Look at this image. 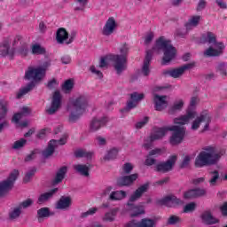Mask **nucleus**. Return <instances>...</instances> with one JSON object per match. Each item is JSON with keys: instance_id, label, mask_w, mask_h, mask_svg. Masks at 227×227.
Segmentation results:
<instances>
[{"instance_id": "cd10ccee", "label": "nucleus", "mask_w": 227, "mask_h": 227, "mask_svg": "<svg viewBox=\"0 0 227 227\" xmlns=\"http://www.w3.org/2000/svg\"><path fill=\"white\" fill-rule=\"evenodd\" d=\"M66 40H68V32L65 27H59L57 30L56 41L58 43H65Z\"/></svg>"}, {"instance_id": "5701e85b", "label": "nucleus", "mask_w": 227, "mask_h": 227, "mask_svg": "<svg viewBox=\"0 0 227 227\" xmlns=\"http://www.w3.org/2000/svg\"><path fill=\"white\" fill-rule=\"evenodd\" d=\"M10 40L5 39L4 42L0 44V52L1 56L3 58H6V56H10L11 58H13L14 50L10 48Z\"/></svg>"}, {"instance_id": "864d4df0", "label": "nucleus", "mask_w": 227, "mask_h": 227, "mask_svg": "<svg viewBox=\"0 0 227 227\" xmlns=\"http://www.w3.org/2000/svg\"><path fill=\"white\" fill-rule=\"evenodd\" d=\"M189 164H191V156L190 155H186V156L184 157L183 161L180 164L181 169L188 168Z\"/></svg>"}, {"instance_id": "39448f33", "label": "nucleus", "mask_w": 227, "mask_h": 227, "mask_svg": "<svg viewBox=\"0 0 227 227\" xmlns=\"http://www.w3.org/2000/svg\"><path fill=\"white\" fill-rule=\"evenodd\" d=\"M120 54H110L109 58L114 62V68L120 75L124 70H127V56L129 54V45L123 43L120 48Z\"/></svg>"}, {"instance_id": "7c9ffc66", "label": "nucleus", "mask_w": 227, "mask_h": 227, "mask_svg": "<svg viewBox=\"0 0 227 227\" xmlns=\"http://www.w3.org/2000/svg\"><path fill=\"white\" fill-rule=\"evenodd\" d=\"M56 192H58V188L51 189L48 192L41 194L38 198L37 203H39V205H42V203L49 201V200H51V198H52V196H54Z\"/></svg>"}, {"instance_id": "4c0bfd02", "label": "nucleus", "mask_w": 227, "mask_h": 227, "mask_svg": "<svg viewBox=\"0 0 227 227\" xmlns=\"http://www.w3.org/2000/svg\"><path fill=\"white\" fill-rule=\"evenodd\" d=\"M119 210L120 209L118 207H114L112 210H110V212H107L106 214H105L104 221H109L110 223H113Z\"/></svg>"}, {"instance_id": "9b49d317", "label": "nucleus", "mask_w": 227, "mask_h": 227, "mask_svg": "<svg viewBox=\"0 0 227 227\" xmlns=\"http://www.w3.org/2000/svg\"><path fill=\"white\" fill-rule=\"evenodd\" d=\"M175 164H176V155H172L166 161L158 163L155 167V171L158 173H169V171H173Z\"/></svg>"}, {"instance_id": "de8ad7c7", "label": "nucleus", "mask_w": 227, "mask_h": 227, "mask_svg": "<svg viewBox=\"0 0 227 227\" xmlns=\"http://www.w3.org/2000/svg\"><path fill=\"white\" fill-rule=\"evenodd\" d=\"M181 221H182V219L180 218V216L172 215L168 217V219L167 221V224L173 226L175 224H178V223H181Z\"/></svg>"}, {"instance_id": "4d7b16f0", "label": "nucleus", "mask_w": 227, "mask_h": 227, "mask_svg": "<svg viewBox=\"0 0 227 227\" xmlns=\"http://www.w3.org/2000/svg\"><path fill=\"white\" fill-rule=\"evenodd\" d=\"M31 205H33V200L31 199H27L20 203L18 207L20 208V210H22V208H28V207H31Z\"/></svg>"}, {"instance_id": "9d476101", "label": "nucleus", "mask_w": 227, "mask_h": 227, "mask_svg": "<svg viewBox=\"0 0 227 227\" xmlns=\"http://www.w3.org/2000/svg\"><path fill=\"white\" fill-rule=\"evenodd\" d=\"M212 118L207 110L200 113V116L193 121L192 125V130H198L201 123H205L203 130H208Z\"/></svg>"}, {"instance_id": "0eeeda50", "label": "nucleus", "mask_w": 227, "mask_h": 227, "mask_svg": "<svg viewBox=\"0 0 227 227\" xmlns=\"http://www.w3.org/2000/svg\"><path fill=\"white\" fill-rule=\"evenodd\" d=\"M19 176V170L14 169L9 176V177L0 183V198H3L8 191L12 190Z\"/></svg>"}, {"instance_id": "a19ab883", "label": "nucleus", "mask_w": 227, "mask_h": 227, "mask_svg": "<svg viewBox=\"0 0 227 227\" xmlns=\"http://www.w3.org/2000/svg\"><path fill=\"white\" fill-rule=\"evenodd\" d=\"M35 174H36V168L33 167L30 170H28L26 173L23 178L24 184H28V182H31V179L35 176Z\"/></svg>"}, {"instance_id": "0e129e2a", "label": "nucleus", "mask_w": 227, "mask_h": 227, "mask_svg": "<svg viewBox=\"0 0 227 227\" xmlns=\"http://www.w3.org/2000/svg\"><path fill=\"white\" fill-rule=\"evenodd\" d=\"M137 211L131 214V217H137V215H141V214H145V209L143 207H136Z\"/></svg>"}, {"instance_id": "ddd939ff", "label": "nucleus", "mask_w": 227, "mask_h": 227, "mask_svg": "<svg viewBox=\"0 0 227 227\" xmlns=\"http://www.w3.org/2000/svg\"><path fill=\"white\" fill-rule=\"evenodd\" d=\"M145 98L144 93L133 92L130 94V100L127 102V106L121 110V113H127L130 109L137 107V102H141Z\"/></svg>"}, {"instance_id": "e433bc0d", "label": "nucleus", "mask_w": 227, "mask_h": 227, "mask_svg": "<svg viewBox=\"0 0 227 227\" xmlns=\"http://www.w3.org/2000/svg\"><path fill=\"white\" fill-rule=\"evenodd\" d=\"M93 153L86 152L84 149H78L74 152V157L76 159H81L86 157V159H91Z\"/></svg>"}, {"instance_id": "8fccbe9b", "label": "nucleus", "mask_w": 227, "mask_h": 227, "mask_svg": "<svg viewBox=\"0 0 227 227\" xmlns=\"http://www.w3.org/2000/svg\"><path fill=\"white\" fill-rule=\"evenodd\" d=\"M196 210V202H190L186 204L184 207V213L189 214L191 212H194Z\"/></svg>"}, {"instance_id": "4468645a", "label": "nucleus", "mask_w": 227, "mask_h": 227, "mask_svg": "<svg viewBox=\"0 0 227 227\" xmlns=\"http://www.w3.org/2000/svg\"><path fill=\"white\" fill-rule=\"evenodd\" d=\"M192 67H194V64L190 63L172 70H164L163 75H169L174 79H177V77H181V75H184L185 70H190V68H192Z\"/></svg>"}, {"instance_id": "2eb2a0df", "label": "nucleus", "mask_w": 227, "mask_h": 227, "mask_svg": "<svg viewBox=\"0 0 227 227\" xmlns=\"http://www.w3.org/2000/svg\"><path fill=\"white\" fill-rule=\"evenodd\" d=\"M158 205H164L165 207H173L178 205H184V200L176 198L175 195H168L157 201Z\"/></svg>"}, {"instance_id": "b1692460", "label": "nucleus", "mask_w": 227, "mask_h": 227, "mask_svg": "<svg viewBox=\"0 0 227 227\" xmlns=\"http://www.w3.org/2000/svg\"><path fill=\"white\" fill-rule=\"evenodd\" d=\"M72 206V198L69 196H62L58 200L55 208L57 210H67V208H70Z\"/></svg>"}, {"instance_id": "ea45409f", "label": "nucleus", "mask_w": 227, "mask_h": 227, "mask_svg": "<svg viewBox=\"0 0 227 227\" xmlns=\"http://www.w3.org/2000/svg\"><path fill=\"white\" fill-rule=\"evenodd\" d=\"M223 54V51L213 49L212 47H209L205 52L204 55L207 56V58H213V57H217L221 56Z\"/></svg>"}, {"instance_id": "c03bdc74", "label": "nucleus", "mask_w": 227, "mask_h": 227, "mask_svg": "<svg viewBox=\"0 0 227 227\" xmlns=\"http://www.w3.org/2000/svg\"><path fill=\"white\" fill-rule=\"evenodd\" d=\"M182 107H184V101L179 100L174 103L173 106L168 110V113L169 114H175L176 111H182Z\"/></svg>"}, {"instance_id": "6e6d98bb", "label": "nucleus", "mask_w": 227, "mask_h": 227, "mask_svg": "<svg viewBox=\"0 0 227 227\" xmlns=\"http://www.w3.org/2000/svg\"><path fill=\"white\" fill-rule=\"evenodd\" d=\"M217 72H220L221 75L223 77H226L227 73H226V65L224 63H220L217 67H216Z\"/></svg>"}, {"instance_id": "79ce46f5", "label": "nucleus", "mask_w": 227, "mask_h": 227, "mask_svg": "<svg viewBox=\"0 0 227 227\" xmlns=\"http://www.w3.org/2000/svg\"><path fill=\"white\" fill-rule=\"evenodd\" d=\"M18 54L21 56V58H26L29 55V46L27 43H23L19 49H18Z\"/></svg>"}, {"instance_id": "a878e982", "label": "nucleus", "mask_w": 227, "mask_h": 227, "mask_svg": "<svg viewBox=\"0 0 227 227\" xmlns=\"http://www.w3.org/2000/svg\"><path fill=\"white\" fill-rule=\"evenodd\" d=\"M68 171V168L67 166L61 167L55 176V178L53 179L54 185H58V184H61L63 180L65 179V175H67V172Z\"/></svg>"}, {"instance_id": "6e6552de", "label": "nucleus", "mask_w": 227, "mask_h": 227, "mask_svg": "<svg viewBox=\"0 0 227 227\" xmlns=\"http://www.w3.org/2000/svg\"><path fill=\"white\" fill-rule=\"evenodd\" d=\"M196 102H198V98L192 97L186 114L174 120V123L176 125H185V123H189V120H193V118H196V113L191 110V107H194V106H196Z\"/></svg>"}, {"instance_id": "20e7f679", "label": "nucleus", "mask_w": 227, "mask_h": 227, "mask_svg": "<svg viewBox=\"0 0 227 227\" xmlns=\"http://www.w3.org/2000/svg\"><path fill=\"white\" fill-rule=\"evenodd\" d=\"M51 67V60L44 61L42 66L35 67L33 66H29L27 69L25 71L24 79L26 81H32V82H40L45 77L47 74V70Z\"/></svg>"}, {"instance_id": "aec40b11", "label": "nucleus", "mask_w": 227, "mask_h": 227, "mask_svg": "<svg viewBox=\"0 0 227 227\" xmlns=\"http://www.w3.org/2000/svg\"><path fill=\"white\" fill-rule=\"evenodd\" d=\"M153 56V51H152V50L146 51V55L142 67V74L145 77H148V75H150V65L152 63Z\"/></svg>"}, {"instance_id": "dca6fc26", "label": "nucleus", "mask_w": 227, "mask_h": 227, "mask_svg": "<svg viewBox=\"0 0 227 227\" xmlns=\"http://www.w3.org/2000/svg\"><path fill=\"white\" fill-rule=\"evenodd\" d=\"M61 107V93L59 90H56L53 93L51 106L46 109L48 114H55L58 109Z\"/></svg>"}, {"instance_id": "603ef678", "label": "nucleus", "mask_w": 227, "mask_h": 227, "mask_svg": "<svg viewBox=\"0 0 227 227\" xmlns=\"http://www.w3.org/2000/svg\"><path fill=\"white\" fill-rule=\"evenodd\" d=\"M48 90H56L59 86V82L55 78L50 80L47 83Z\"/></svg>"}, {"instance_id": "bb28decb", "label": "nucleus", "mask_w": 227, "mask_h": 227, "mask_svg": "<svg viewBox=\"0 0 227 227\" xmlns=\"http://www.w3.org/2000/svg\"><path fill=\"white\" fill-rule=\"evenodd\" d=\"M201 219L203 223H205V224L210 225V224H217V223H219V220L214 217V215H212V212L210 211H205L204 213H202Z\"/></svg>"}, {"instance_id": "473e14b6", "label": "nucleus", "mask_w": 227, "mask_h": 227, "mask_svg": "<svg viewBox=\"0 0 227 227\" xmlns=\"http://www.w3.org/2000/svg\"><path fill=\"white\" fill-rule=\"evenodd\" d=\"M124 198H127V192L125 191L112 192L109 195L110 201H121Z\"/></svg>"}, {"instance_id": "f03ea898", "label": "nucleus", "mask_w": 227, "mask_h": 227, "mask_svg": "<svg viewBox=\"0 0 227 227\" xmlns=\"http://www.w3.org/2000/svg\"><path fill=\"white\" fill-rule=\"evenodd\" d=\"M155 49L163 51L161 65H168V63L173 61L176 56V48L171 44V40H168L164 36H160L156 40L155 47H153V50L155 51Z\"/></svg>"}, {"instance_id": "2f4dec72", "label": "nucleus", "mask_w": 227, "mask_h": 227, "mask_svg": "<svg viewBox=\"0 0 227 227\" xmlns=\"http://www.w3.org/2000/svg\"><path fill=\"white\" fill-rule=\"evenodd\" d=\"M53 214L51 213V209L49 207H41L37 210V221L38 223H43V219L46 217H51Z\"/></svg>"}, {"instance_id": "37998d69", "label": "nucleus", "mask_w": 227, "mask_h": 227, "mask_svg": "<svg viewBox=\"0 0 227 227\" xmlns=\"http://www.w3.org/2000/svg\"><path fill=\"white\" fill-rule=\"evenodd\" d=\"M155 226V221L150 218H144L141 222H138V227H153Z\"/></svg>"}, {"instance_id": "72a5a7b5", "label": "nucleus", "mask_w": 227, "mask_h": 227, "mask_svg": "<svg viewBox=\"0 0 227 227\" xmlns=\"http://www.w3.org/2000/svg\"><path fill=\"white\" fill-rule=\"evenodd\" d=\"M74 169L82 176H90V167L88 165L77 164L74 166Z\"/></svg>"}, {"instance_id": "423d86ee", "label": "nucleus", "mask_w": 227, "mask_h": 227, "mask_svg": "<svg viewBox=\"0 0 227 227\" xmlns=\"http://www.w3.org/2000/svg\"><path fill=\"white\" fill-rule=\"evenodd\" d=\"M170 127H154L153 129V133L145 139L143 146L145 150H150L152 145H153V141H159V139H162L164 136L168 132Z\"/></svg>"}, {"instance_id": "c9c22d12", "label": "nucleus", "mask_w": 227, "mask_h": 227, "mask_svg": "<svg viewBox=\"0 0 227 227\" xmlns=\"http://www.w3.org/2000/svg\"><path fill=\"white\" fill-rule=\"evenodd\" d=\"M200 20H201V16H192L187 23H185L186 29H191V27H196L198 24H200Z\"/></svg>"}, {"instance_id": "e2e57ef3", "label": "nucleus", "mask_w": 227, "mask_h": 227, "mask_svg": "<svg viewBox=\"0 0 227 227\" xmlns=\"http://www.w3.org/2000/svg\"><path fill=\"white\" fill-rule=\"evenodd\" d=\"M148 120H150L149 117H145L143 121H138V122L136 124V128H137V129H143V127H145V125H146V123H148Z\"/></svg>"}, {"instance_id": "4be33fe9", "label": "nucleus", "mask_w": 227, "mask_h": 227, "mask_svg": "<svg viewBox=\"0 0 227 227\" xmlns=\"http://www.w3.org/2000/svg\"><path fill=\"white\" fill-rule=\"evenodd\" d=\"M114 29H116V20L114 18H109L103 27V35L105 36H110L114 33Z\"/></svg>"}, {"instance_id": "c756f323", "label": "nucleus", "mask_w": 227, "mask_h": 227, "mask_svg": "<svg viewBox=\"0 0 227 227\" xmlns=\"http://www.w3.org/2000/svg\"><path fill=\"white\" fill-rule=\"evenodd\" d=\"M35 86H36L35 82H30L25 87L20 89V90L17 92L16 98L18 99L22 98V97H24V95H27V93L31 91V90H33Z\"/></svg>"}, {"instance_id": "f8f14e48", "label": "nucleus", "mask_w": 227, "mask_h": 227, "mask_svg": "<svg viewBox=\"0 0 227 227\" xmlns=\"http://www.w3.org/2000/svg\"><path fill=\"white\" fill-rule=\"evenodd\" d=\"M150 189V183H145L140 185L129 197V200L127 203L128 207H132L134 206V201H137V200L141 199V197L145 194V192H148Z\"/></svg>"}, {"instance_id": "3c124183", "label": "nucleus", "mask_w": 227, "mask_h": 227, "mask_svg": "<svg viewBox=\"0 0 227 227\" xmlns=\"http://www.w3.org/2000/svg\"><path fill=\"white\" fill-rule=\"evenodd\" d=\"M37 153H38V150L36 149L31 151L30 153L25 157L24 159L25 162H31V160H35V159H36Z\"/></svg>"}, {"instance_id": "49530a36", "label": "nucleus", "mask_w": 227, "mask_h": 227, "mask_svg": "<svg viewBox=\"0 0 227 227\" xmlns=\"http://www.w3.org/2000/svg\"><path fill=\"white\" fill-rule=\"evenodd\" d=\"M27 143V140L26 138H20V140H17L12 145L13 150H20V148H24L26 146V144Z\"/></svg>"}, {"instance_id": "a211bd4d", "label": "nucleus", "mask_w": 227, "mask_h": 227, "mask_svg": "<svg viewBox=\"0 0 227 227\" xmlns=\"http://www.w3.org/2000/svg\"><path fill=\"white\" fill-rule=\"evenodd\" d=\"M108 120L107 117L102 118H93L90 124V132H97V130H100L102 127H106V123H107Z\"/></svg>"}, {"instance_id": "1a4fd4ad", "label": "nucleus", "mask_w": 227, "mask_h": 227, "mask_svg": "<svg viewBox=\"0 0 227 227\" xmlns=\"http://www.w3.org/2000/svg\"><path fill=\"white\" fill-rule=\"evenodd\" d=\"M172 133L170 137V145H180L185 137V128L184 126H170L169 129Z\"/></svg>"}, {"instance_id": "bf43d9fd", "label": "nucleus", "mask_w": 227, "mask_h": 227, "mask_svg": "<svg viewBox=\"0 0 227 227\" xmlns=\"http://www.w3.org/2000/svg\"><path fill=\"white\" fill-rule=\"evenodd\" d=\"M107 61H111V58H109V55L101 58L99 62V68H106V67H107L108 65Z\"/></svg>"}, {"instance_id": "774afa93", "label": "nucleus", "mask_w": 227, "mask_h": 227, "mask_svg": "<svg viewBox=\"0 0 227 227\" xmlns=\"http://www.w3.org/2000/svg\"><path fill=\"white\" fill-rule=\"evenodd\" d=\"M220 210H221V212H222V215L226 217V216H227V201L224 202V203L221 206Z\"/></svg>"}, {"instance_id": "09e8293b", "label": "nucleus", "mask_w": 227, "mask_h": 227, "mask_svg": "<svg viewBox=\"0 0 227 227\" xmlns=\"http://www.w3.org/2000/svg\"><path fill=\"white\" fill-rule=\"evenodd\" d=\"M63 91H72L74 90V80H67L62 85Z\"/></svg>"}, {"instance_id": "c85d7f7f", "label": "nucleus", "mask_w": 227, "mask_h": 227, "mask_svg": "<svg viewBox=\"0 0 227 227\" xmlns=\"http://www.w3.org/2000/svg\"><path fill=\"white\" fill-rule=\"evenodd\" d=\"M30 52L33 56H43V54L47 53V50L41 46L40 43H34L30 47Z\"/></svg>"}, {"instance_id": "13d9d810", "label": "nucleus", "mask_w": 227, "mask_h": 227, "mask_svg": "<svg viewBox=\"0 0 227 227\" xmlns=\"http://www.w3.org/2000/svg\"><path fill=\"white\" fill-rule=\"evenodd\" d=\"M97 210H98V208L91 207L87 212L82 213L81 215L82 219H84V217H88V215H93L94 214L97 213Z\"/></svg>"}, {"instance_id": "680f3d73", "label": "nucleus", "mask_w": 227, "mask_h": 227, "mask_svg": "<svg viewBox=\"0 0 227 227\" xmlns=\"http://www.w3.org/2000/svg\"><path fill=\"white\" fill-rule=\"evenodd\" d=\"M6 113H8V107L6 106V104L0 102V116L4 118L6 116Z\"/></svg>"}, {"instance_id": "052dcab7", "label": "nucleus", "mask_w": 227, "mask_h": 227, "mask_svg": "<svg viewBox=\"0 0 227 227\" xmlns=\"http://www.w3.org/2000/svg\"><path fill=\"white\" fill-rule=\"evenodd\" d=\"M207 40L208 43H213L214 45L217 42L215 35L214 33H212V32H207Z\"/></svg>"}, {"instance_id": "338daca9", "label": "nucleus", "mask_w": 227, "mask_h": 227, "mask_svg": "<svg viewBox=\"0 0 227 227\" xmlns=\"http://www.w3.org/2000/svg\"><path fill=\"white\" fill-rule=\"evenodd\" d=\"M21 119L22 113H17L12 116V121H14V123H19V121H20Z\"/></svg>"}, {"instance_id": "58836bf2", "label": "nucleus", "mask_w": 227, "mask_h": 227, "mask_svg": "<svg viewBox=\"0 0 227 227\" xmlns=\"http://www.w3.org/2000/svg\"><path fill=\"white\" fill-rule=\"evenodd\" d=\"M20 214H22V209L18 206L9 212V218L11 221H14V219H19V217H20Z\"/></svg>"}, {"instance_id": "5fc2aeb1", "label": "nucleus", "mask_w": 227, "mask_h": 227, "mask_svg": "<svg viewBox=\"0 0 227 227\" xmlns=\"http://www.w3.org/2000/svg\"><path fill=\"white\" fill-rule=\"evenodd\" d=\"M132 169H134L132 163L127 162L122 167V171L125 173V175H130V173H132Z\"/></svg>"}, {"instance_id": "f704fd0d", "label": "nucleus", "mask_w": 227, "mask_h": 227, "mask_svg": "<svg viewBox=\"0 0 227 227\" xmlns=\"http://www.w3.org/2000/svg\"><path fill=\"white\" fill-rule=\"evenodd\" d=\"M211 178L209 179V184L211 187H215L217 182L220 180L221 176H219V170H213L209 172Z\"/></svg>"}, {"instance_id": "f3484780", "label": "nucleus", "mask_w": 227, "mask_h": 227, "mask_svg": "<svg viewBox=\"0 0 227 227\" xmlns=\"http://www.w3.org/2000/svg\"><path fill=\"white\" fill-rule=\"evenodd\" d=\"M139 178V175L135 173L129 176H121L117 179V185L119 187H129Z\"/></svg>"}, {"instance_id": "393cba45", "label": "nucleus", "mask_w": 227, "mask_h": 227, "mask_svg": "<svg viewBox=\"0 0 227 227\" xmlns=\"http://www.w3.org/2000/svg\"><path fill=\"white\" fill-rule=\"evenodd\" d=\"M56 146H58V141L54 139L51 140L47 148L42 153L43 157H44V159H49V157L54 153Z\"/></svg>"}, {"instance_id": "f257e3e1", "label": "nucleus", "mask_w": 227, "mask_h": 227, "mask_svg": "<svg viewBox=\"0 0 227 227\" xmlns=\"http://www.w3.org/2000/svg\"><path fill=\"white\" fill-rule=\"evenodd\" d=\"M195 159V168H205V166H212L217 164L221 159V153L214 146H207L203 148Z\"/></svg>"}, {"instance_id": "69168bd1", "label": "nucleus", "mask_w": 227, "mask_h": 227, "mask_svg": "<svg viewBox=\"0 0 227 227\" xmlns=\"http://www.w3.org/2000/svg\"><path fill=\"white\" fill-rule=\"evenodd\" d=\"M153 32H150L149 34L146 35L145 38V45H148L152 43V40H153Z\"/></svg>"}, {"instance_id": "6ab92c4d", "label": "nucleus", "mask_w": 227, "mask_h": 227, "mask_svg": "<svg viewBox=\"0 0 227 227\" xmlns=\"http://www.w3.org/2000/svg\"><path fill=\"white\" fill-rule=\"evenodd\" d=\"M207 194V191L201 188L191 189L184 192V200H194V198H200L201 196H205Z\"/></svg>"}, {"instance_id": "412c9836", "label": "nucleus", "mask_w": 227, "mask_h": 227, "mask_svg": "<svg viewBox=\"0 0 227 227\" xmlns=\"http://www.w3.org/2000/svg\"><path fill=\"white\" fill-rule=\"evenodd\" d=\"M155 111H164L168 107V101H166V96L154 95L153 98Z\"/></svg>"}, {"instance_id": "7ed1b4c3", "label": "nucleus", "mask_w": 227, "mask_h": 227, "mask_svg": "<svg viewBox=\"0 0 227 227\" xmlns=\"http://www.w3.org/2000/svg\"><path fill=\"white\" fill-rule=\"evenodd\" d=\"M87 107L88 99L84 96H80L71 101V113L68 118L70 123H75L86 113Z\"/></svg>"}, {"instance_id": "a18cd8bd", "label": "nucleus", "mask_w": 227, "mask_h": 227, "mask_svg": "<svg viewBox=\"0 0 227 227\" xmlns=\"http://www.w3.org/2000/svg\"><path fill=\"white\" fill-rule=\"evenodd\" d=\"M118 157V149L112 148L108 151L107 154L105 156V160H113Z\"/></svg>"}]
</instances>
